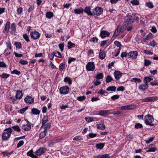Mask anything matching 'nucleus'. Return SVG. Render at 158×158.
Masks as SVG:
<instances>
[{
	"label": "nucleus",
	"instance_id": "f257e3e1",
	"mask_svg": "<svg viewBox=\"0 0 158 158\" xmlns=\"http://www.w3.org/2000/svg\"><path fill=\"white\" fill-rule=\"evenodd\" d=\"M144 123L150 126H153L154 124L152 123L154 121V118L151 114H148L144 117Z\"/></svg>",
	"mask_w": 158,
	"mask_h": 158
},
{
	"label": "nucleus",
	"instance_id": "f03ea898",
	"mask_svg": "<svg viewBox=\"0 0 158 158\" xmlns=\"http://www.w3.org/2000/svg\"><path fill=\"white\" fill-rule=\"evenodd\" d=\"M5 131H6L3 133L2 138L4 140H6L10 137L13 130L11 128H8L5 129Z\"/></svg>",
	"mask_w": 158,
	"mask_h": 158
},
{
	"label": "nucleus",
	"instance_id": "7ed1b4c3",
	"mask_svg": "<svg viewBox=\"0 0 158 158\" xmlns=\"http://www.w3.org/2000/svg\"><path fill=\"white\" fill-rule=\"evenodd\" d=\"M103 9L101 7L97 6L93 10V14L99 16L102 13Z\"/></svg>",
	"mask_w": 158,
	"mask_h": 158
},
{
	"label": "nucleus",
	"instance_id": "20e7f679",
	"mask_svg": "<svg viewBox=\"0 0 158 158\" xmlns=\"http://www.w3.org/2000/svg\"><path fill=\"white\" fill-rule=\"evenodd\" d=\"M158 100V97L156 96L148 97L142 100V102H152Z\"/></svg>",
	"mask_w": 158,
	"mask_h": 158
},
{
	"label": "nucleus",
	"instance_id": "39448f33",
	"mask_svg": "<svg viewBox=\"0 0 158 158\" xmlns=\"http://www.w3.org/2000/svg\"><path fill=\"white\" fill-rule=\"evenodd\" d=\"M86 69L89 71H94L95 69L94 62H88L86 66Z\"/></svg>",
	"mask_w": 158,
	"mask_h": 158
},
{
	"label": "nucleus",
	"instance_id": "423d86ee",
	"mask_svg": "<svg viewBox=\"0 0 158 158\" xmlns=\"http://www.w3.org/2000/svg\"><path fill=\"white\" fill-rule=\"evenodd\" d=\"M59 90L61 94H68L69 92V88L67 86H64L60 88Z\"/></svg>",
	"mask_w": 158,
	"mask_h": 158
},
{
	"label": "nucleus",
	"instance_id": "0eeeda50",
	"mask_svg": "<svg viewBox=\"0 0 158 158\" xmlns=\"http://www.w3.org/2000/svg\"><path fill=\"white\" fill-rule=\"evenodd\" d=\"M135 14L128 13L127 15V18L126 20L130 21V23H133L135 19Z\"/></svg>",
	"mask_w": 158,
	"mask_h": 158
},
{
	"label": "nucleus",
	"instance_id": "6e6552de",
	"mask_svg": "<svg viewBox=\"0 0 158 158\" xmlns=\"http://www.w3.org/2000/svg\"><path fill=\"white\" fill-rule=\"evenodd\" d=\"M31 36L34 40L38 39L40 36V34L37 31H35L30 33Z\"/></svg>",
	"mask_w": 158,
	"mask_h": 158
},
{
	"label": "nucleus",
	"instance_id": "1a4fd4ad",
	"mask_svg": "<svg viewBox=\"0 0 158 158\" xmlns=\"http://www.w3.org/2000/svg\"><path fill=\"white\" fill-rule=\"evenodd\" d=\"M46 150V149L44 148H40L35 152V154L38 156L41 155L45 153Z\"/></svg>",
	"mask_w": 158,
	"mask_h": 158
},
{
	"label": "nucleus",
	"instance_id": "9d476101",
	"mask_svg": "<svg viewBox=\"0 0 158 158\" xmlns=\"http://www.w3.org/2000/svg\"><path fill=\"white\" fill-rule=\"evenodd\" d=\"M138 55V52L137 51H133L130 52L128 54L129 58H131L132 59H135Z\"/></svg>",
	"mask_w": 158,
	"mask_h": 158
},
{
	"label": "nucleus",
	"instance_id": "9b49d317",
	"mask_svg": "<svg viewBox=\"0 0 158 158\" xmlns=\"http://www.w3.org/2000/svg\"><path fill=\"white\" fill-rule=\"evenodd\" d=\"M110 34L106 30L102 31L100 35V36L102 38L106 37H108L110 35Z\"/></svg>",
	"mask_w": 158,
	"mask_h": 158
},
{
	"label": "nucleus",
	"instance_id": "f8f14e48",
	"mask_svg": "<svg viewBox=\"0 0 158 158\" xmlns=\"http://www.w3.org/2000/svg\"><path fill=\"white\" fill-rule=\"evenodd\" d=\"M115 79L117 80H118L122 76V73L120 71H115L114 73Z\"/></svg>",
	"mask_w": 158,
	"mask_h": 158
},
{
	"label": "nucleus",
	"instance_id": "ddd939ff",
	"mask_svg": "<svg viewBox=\"0 0 158 158\" xmlns=\"http://www.w3.org/2000/svg\"><path fill=\"white\" fill-rule=\"evenodd\" d=\"M135 108V106L133 105H126L122 106L121 107L122 110H132Z\"/></svg>",
	"mask_w": 158,
	"mask_h": 158
},
{
	"label": "nucleus",
	"instance_id": "4468645a",
	"mask_svg": "<svg viewBox=\"0 0 158 158\" xmlns=\"http://www.w3.org/2000/svg\"><path fill=\"white\" fill-rule=\"evenodd\" d=\"M24 101L27 103L31 104L33 103L34 99L30 96H27L25 98Z\"/></svg>",
	"mask_w": 158,
	"mask_h": 158
},
{
	"label": "nucleus",
	"instance_id": "2eb2a0df",
	"mask_svg": "<svg viewBox=\"0 0 158 158\" xmlns=\"http://www.w3.org/2000/svg\"><path fill=\"white\" fill-rule=\"evenodd\" d=\"M10 23L8 21L6 22V25L5 26V27L3 31V32L4 33H8L9 30L10 28Z\"/></svg>",
	"mask_w": 158,
	"mask_h": 158
},
{
	"label": "nucleus",
	"instance_id": "dca6fc26",
	"mask_svg": "<svg viewBox=\"0 0 158 158\" xmlns=\"http://www.w3.org/2000/svg\"><path fill=\"white\" fill-rule=\"evenodd\" d=\"M148 88V85L147 83H145L144 84L141 85L139 87V89L143 91L146 90Z\"/></svg>",
	"mask_w": 158,
	"mask_h": 158
},
{
	"label": "nucleus",
	"instance_id": "f3484780",
	"mask_svg": "<svg viewBox=\"0 0 158 158\" xmlns=\"http://www.w3.org/2000/svg\"><path fill=\"white\" fill-rule=\"evenodd\" d=\"M23 128L25 131H29L31 128V126L30 125V123L27 121V124L26 125H24L23 127Z\"/></svg>",
	"mask_w": 158,
	"mask_h": 158
},
{
	"label": "nucleus",
	"instance_id": "a211bd4d",
	"mask_svg": "<svg viewBox=\"0 0 158 158\" xmlns=\"http://www.w3.org/2000/svg\"><path fill=\"white\" fill-rule=\"evenodd\" d=\"M84 11L89 15H93V13H92L91 11V8L90 6L86 7L84 10Z\"/></svg>",
	"mask_w": 158,
	"mask_h": 158
},
{
	"label": "nucleus",
	"instance_id": "6ab92c4d",
	"mask_svg": "<svg viewBox=\"0 0 158 158\" xmlns=\"http://www.w3.org/2000/svg\"><path fill=\"white\" fill-rule=\"evenodd\" d=\"M11 31L10 32V33L13 34H15L16 33V26L15 23H13L11 24Z\"/></svg>",
	"mask_w": 158,
	"mask_h": 158
},
{
	"label": "nucleus",
	"instance_id": "aec40b11",
	"mask_svg": "<svg viewBox=\"0 0 158 158\" xmlns=\"http://www.w3.org/2000/svg\"><path fill=\"white\" fill-rule=\"evenodd\" d=\"M23 93L22 91L19 90L17 91V93L16 95V99H20L22 97Z\"/></svg>",
	"mask_w": 158,
	"mask_h": 158
},
{
	"label": "nucleus",
	"instance_id": "412c9836",
	"mask_svg": "<svg viewBox=\"0 0 158 158\" xmlns=\"http://www.w3.org/2000/svg\"><path fill=\"white\" fill-rule=\"evenodd\" d=\"M99 56L100 59L102 60L106 56L105 52L104 51L100 50L99 54Z\"/></svg>",
	"mask_w": 158,
	"mask_h": 158
},
{
	"label": "nucleus",
	"instance_id": "4be33fe9",
	"mask_svg": "<svg viewBox=\"0 0 158 158\" xmlns=\"http://www.w3.org/2000/svg\"><path fill=\"white\" fill-rule=\"evenodd\" d=\"M109 110L100 111L99 112V114L102 116H105L109 114Z\"/></svg>",
	"mask_w": 158,
	"mask_h": 158
},
{
	"label": "nucleus",
	"instance_id": "5701e85b",
	"mask_svg": "<svg viewBox=\"0 0 158 158\" xmlns=\"http://www.w3.org/2000/svg\"><path fill=\"white\" fill-rule=\"evenodd\" d=\"M84 12V10L81 8H77L74 10L75 13L77 14H79L83 13Z\"/></svg>",
	"mask_w": 158,
	"mask_h": 158
},
{
	"label": "nucleus",
	"instance_id": "b1692460",
	"mask_svg": "<svg viewBox=\"0 0 158 158\" xmlns=\"http://www.w3.org/2000/svg\"><path fill=\"white\" fill-rule=\"evenodd\" d=\"M47 133V130L46 129H44L43 131L41 132L39 136V138L41 139L44 138L45 136Z\"/></svg>",
	"mask_w": 158,
	"mask_h": 158
},
{
	"label": "nucleus",
	"instance_id": "393cba45",
	"mask_svg": "<svg viewBox=\"0 0 158 158\" xmlns=\"http://www.w3.org/2000/svg\"><path fill=\"white\" fill-rule=\"evenodd\" d=\"M40 111L37 109L34 108L31 109V113L34 114L39 115Z\"/></svg>",
	"mask_w": 158,
	"mask_h": 158
},
{
	"label": "nucleus",
	"instance_id": "a878e982",
	"mask_svg": "<svg viewBox=\"0 0 158 158\" xmlns=\"http://www.w3.org/2000/svg\"><path fill=\"white\" fill-rule=\"evenodd\" d=\"M48 117L47 115H45L42 119V126H43L44 125L48 122Z\"/></svg>",
	"mask_w": 158,
	"mask_h": 158
},
{
	"label": "nucleus",
	"instance_id": "bb28decb",
	"mask_svg": "<svg viewBox=\"0 0 158 158\" xmlns=\"http://www.w3.org/2000/svg\"><path fill=\"white\" fill-rule=\"evenodd\" d=\"M132 23L130 22V21H128L126 19L123 23V28L126 29V27L128 26L129 25L131 24Z\"/></svg>",
	"mask_w": 158,
	"mask_h": 158
},
{
	"label": "nucleus",
	"instance_id": "cd10ccee",
	"mask_svg": "<svg viewBox=\"0 0 158 158\" xmlns=\"http://www.w3.org/2000/svg\"><path fill=\"white\" fill-rule=\"evenodd\" d=\"M64 81L66 83L68 82L69 85L72 84V80L70 78L68 77H65L64 80Z\"/></svg>",
	"mask_w": 158,
	"mask_h": 158
},
{
	"label": "nucleus",
	"instance_id": "c85d7f7f",
	"mask_svg": "<svg viewBox=\"0 0 158 158\" xmlns=\"http://www.w3.org/2000/svg\"><path fill=\"white\" fill-rule=\"evenodd\" d=\"M105 145V143H100L97 144L96 145V147L98 149H101Z\"/></svg>",
	"mask_w": 158,
	"mask_h": 158
},
{
	"label": "nucleus",
	"instance_id": "c756f323",
	"mask_svg": "<svg viewBox=\"0 0 158 158\" xmlns=\"http://www.w3.org/2000/svg\"><path fill=\"white\" fill-rule=\"evenodd\" d=\"M53 52L54 56H55L59 58H61L62 57V55L60 52L55 51Z\"/></svg>",
	"mask_w": 158,
	"mask_h": 158
},
{
	"label": "nucleus",
	"instance_id": "7c9ffc66",
	"mask_svg": "<svg viewBox=\"0 0 158 158\" xmlns=\"http://www.w3.org/2000/svg\"><path fill=\"white\" fill-rule=\"evenodd\" d=\"M116 87L115 86H109L107 88L106 90L108 91H115L116 90Z\"/></svg>",
	"mask_w": 158,
	"mask_h": 158
},
{
	"label": "nucleus",
	"instance_id": "2f4dec72",
	"mask_svg": "<svg viewBox=\"0 0 158 158\" xmlns=\"http://www.w3.org/2000/svg\"><path fill=\"white\" fill-rule=\"evenodd\" d=\"M97 128L98 129L104 130L105 128V126L103 123H102L100 124H98Z\"/></svg>",
	"mask_w": 158,
	"mask_h": 158
},
{
	"label": "nucleus",
	"instance_id": "473e14b6",
	"mask_svg": "<svg viewBox=\"0 0 158 158\" xmlns=\"http://www.w3.org/2000/svg\"><path fill=\"white\" fill-rule=\"evenodd\" d=\"M153 80V78L149 77H146L144 79V81L145 83H147Z\"/></svg>",
	"mask_w": 158,
	"mask_h": 158
},
{
	"label": "nucleus",
	"instance_id": "72a5a7b5",
	"mask_svg": "<svg viewBox=\"0 0 158 158\" xmlns=\"http://www.w3.org/2000/svg\"><path fill=\"white\" fill-rule=\"evenodd\" d=\"M53 14L51 12H47L46 14V17L48 19H51L53 17Z\"/></svg>",
	"mask_w": 158,
	"mask_h": 158
},
{
	"label": "nucleus",
	"instance_id": "f704fd0d",
	"mask_svg": "<svg viewBox=\"0 0 158 158\" xmlns=\"http://www.w3.org/2000/svg\"><path fill=\"white\" fill-rule=\"evenodd\" d=\"M112 80H113V79L110 75H109L106 77V82L109 83Z\"/></svg>",
	"mask_w": 158,
	"mask_h": 158
},
{
	"label": "nucleus",
	"instance_id": "c9c22d12",
	"mask_svg": "<svg viewBox=\"0 0 158 158\" xmlns=\"http://www.w3.org/2000/svg\"><path fill=\"white\" fill-rule=\"evenodd\" d=\"M68 44V47L69 49H70L74 47L75 45L74 44L72 43L71 41H69Z\"/></svg>",
	"mask_w": 158,
	"mask_h": 158
},
{
	"label": "nucleus",
	"instance_id": "e433bc0d",
	"mask_svg": "<svg viewBox=\"0 0 158 158\" xmlns=\"http://www.w3.org/2000/svg\"><path fill=\"white\" fill-rule=\"evenodd\" d=\"M103 75L102 73H100L98 74L96 76V78L98 80L102 79L103 77Z\"/></svg>",
	"mask_w": 158,
	"mask_h": 158
},
{
	"label": "nucleus",
	"instance_id": "4c0bfd02",
	"mask_svg": "<svg viewBox=\"0 0 158 158\" xmlns=\"http://www.w3.org/2000/svg\"><path fill=\"white\" fill-rule=\"evenodd\" d=\"M153 37V35L151 33H149L146 37L145 39V40H148L152 39Z\"/></svg>",
	"mask_w": 158,
	"mask_h": 158
},
{
	"label": "nucleus",
	"instance_id": "58836bf2",
	"mask_svg": "<svg viewBox=\"0 0 158 158\" xmlns=\"http://www.w3.org/2000/svg\"><path fill=\"white\" fill-rule=\"evenodd\" d=\"M151 63V62L147 59H145L144 60V64L145 66H148Z\"/></svg>",
	"mask_w": 158,
	"mask_h": 158
},
{
	"label": "nucleus",
	"instance_id": "ea45409f",
	"mask_svg": "<svg viewBox=\"0 0 158 158\" xmlns=\"http://www.w3.org/2000/svg\"><path fill=\"white\" fill-rule=\"evenodd\" d=\"M65 67V64L64 63H61L60 64L59 66V69L60 71H62L64 69Z\"/></svg>",
	"mask_w": 158,
	"mask_h": 158
},
{
	"label": "nucleus",
	"instance_id": "a19ab883",
	"mask_svg": "<svg viewBox=\"0 0 158 158\" xmlns=\"http://www.w3.org/2000/svg\"><path fill=\"white\" fill-rule=\"evenodd\" d=\"M13 153V152H3L1 153V154H3L4 156H7L10 155L12 154Z\"/></svg>",
	"mask_w": 158,
	"mask_h": 158
},
{
	"label": "nucleus",
	"instance_id": "79ce46f5",
	"mask_svg": "<svg viewBox=\"0 0 158 158\" xmlns=\"http://www.w3.org/2000/svg\"><path fill=\"white\" fill-rule=\"evenodd\" d=\"M23 37L24 39L27 42H28L30 41V40L29 38V37L28 35L27 34H24L23 35Z\"/></svg>",
	"mask_w": 158,
	"mask_h": 158
},
{
	"label": "nucleus",
	"instance_id": "37998d69",
	"mask_svg": "<svg viewBox=\"0 0 158 158\" xmlns=\"http://www.w3.org/2000/svg\"><path fill=\"white\" fill-rule=\"evenodd\" d=\"M0 76L2 78H7L10 76V75L6 73H3Z\"/></svg>",
	"mask_w": 158,
	"mask_h": 158
},
{
	"label": "nucleus",
	"instance_id": "c03bdc74",
	"mask_svg": "<svg viewBox=\"0 0 158 158\" xmlns=\"http://www.w3.org/2000/svg\"><path fill=\"white\" fill-rule=\"evenodd\" d=\"M143 127L142 124L139 123H137L135 125V127L136 129L141 128Z\"/></svg>",
	"mask_w": 158,
	"mask_h": 158
},
{
	"label": "nucleus",
	"instance_id": "a18cd8bd",
	"mask_svg": "<svg viewBox=\"0 0 158 158\" xmlns=\"http://www.w3.org/2000/svg\"><path fill=\"white\" fill-rule=\"evenodd\" d=\"M154 137H152L149 138L147 140H145V141L146 143H149L152 142L154 139Z\"/></svg>",
	"mask_w": 158,
	"mask_h": 158
},
{
	"label": "nucleus",
	"instance_id": "49530a36",
	"mask_svg": "<svg viewBox=\"0 0 158 158\" xmlns=\"http://www.w3.org/2000/svg\"><path fill=\"white\" fill-rule=\"evenodd\" d=\"M146 5L149 8H152L154 6L152 3L151 2H147Z\"/></svg>",
	"mask_w": 158,
	"mask_h": 158
},
{
	"label": "nucleus",
	"instance_id": "de8ad7c7",
	"mask_svg": "<svg viewBox=\"0 0 158 158\" xmlns=\"http://www.w3.org/2000/svg\"><path fill=\"white\" fill-rule=\"evenodd\" d=\"M119 98V95H115L112 96L111 97V99L113 100H115L118 99Z\"/></svg>",
	"mask_w": 158,
	"mask_h": 158
},
{
	"label": "nucleus",
	"instance_id": "09e8293b",
	"mask_svg": "<svg viewBox=\"0 0 158 158\" xmlns=\"http://www.w3.org/2000/svg\"><path fill=\"white\" fill-rule=\"evenodd\" d=\"M24 143V142L23 140L20 141L19 143L17 144V147L18 148H19L22 146Z\"/></svg>",
	"mask_w": 158,
	"mask_h": 158
},
{
	"label": "nucleus",
	"instance_id": "8fccbe9b",
	"mask_svg": "<svg viewBox=\"0 0 158 158\" xmlns=\"http://www.w3.org/2000/svg\"><path fill=\"white\" fill-rule=\"evenodd\" d=\"M11 73L12 74H15L17 75H19L20 74V71L17 70L16 69L14 70L13 71L11 72Z\"/></svg>",
	"mask_w": 158,
	"mask_h": 158
},
{
	"label": "nucleus",
	"instance_id": "3c124183",
	"mask_svg": "<svg viewBox=\"0 0 158 158\" xmlns=\"http://www.w3.org/2000/svg\"><path fill=\"white\" fill-rule=\"evenodd\" d=\"M12 128H13L15 131L18 132H19L21 130L19 127L18 126L12 127Z\"/></svg>",
	"mask_w": 158,
	"mask_h": 158
},
{
	"label": "nucleus",
	"instance_id": "603ef678",
	"mask_svg": "<svg viewBox=\"0 0 158 158\" xmlns=\"http://www.w3.org/2000/svg\"><path fill=\"white\" fill-rule=\"evenodd\" d=\"M51 125V124L50 123H48L45 124H44V129L47 130V129H49Z\"/></svg>",
	"mask_w": 158,
	"mask_h": 158
},
{
	"label": "nucleus",
	"instance_id": "864d4df0",
	"mask_svg": "<svg viewBox=\"0 0 158 158\" xmlns=\"http://www.w3.org/2000/svg\"><path fill=\"white\" fill-rule=\"evenodd\" d=\"M131 3L134 5H137L139 4V1L137 0H133L131 1Z\"/></svg>",
	"mask_w": 158,
	"mask_h": 158
},
{
	"label": "nucleus",
	"instance_id": "5fc2aeb1",
	"mask_svg": "<svg viewBox=\"0 0 158 158\" xmlns=\"http://www.w3.org/2000/svg\"><path fill=\"white\" fill-rule=\"evenodd\" d=\"M132 81H133L135 82H137L138 83H140L142 82V81L139 78H132Z\"/></svg>",
	"mask_w": 158,
	"mask_h": 158
},
{
	"label": "nucleus",
	"instance_id": "6e6d98bb",
	"mask_svg": "<svg viewBox=\"0 0 158 158\" xmlns=\"http://www.w3.org/2000/svg\"><path fill=\"white\" fill-rule=\"evenodd\" d=\"M98 158H110L109 156V154H107L106 155H103L102 156H97Z\"/></svg>",
	"mask_w": 158,
	"mask_h": 158
},
{
	"label": "nucleus",
	"instance_id": "4d7b16f0",
	"mask_svg": "<svg viewBox=\"0 0 158 158\" xmlns=\"http://www.w3.org/2000/svg\"><path fill=\"white\" fill-rule=\"evenodd\" d=\"M19 63L23 65L27 64H28V62L24 60L21 59Z\"/></svg>",
	"mask_w": 158,
	"mask_h": 158
},
{
	"label": "nucleus",
	"instance_id": "13d9d810",
	"mask_svg": "<svg viewBox=\"0 0 158 158\" xmlns=\"http://www.w3.org/2000/svg\"><path fill=\"white\" fill-rule=\"evenodd\" d=\"M98 93L100 94L101 95H103L105 93L108 94V93L106 91H104L103 89L100 90L98 92Z\"/></svg>",
	"mask_w": 158,
	"mask_h": 158
},
{
	"label": "nucleus",
	"instance_id": "bf43d9fd",
	"mask_svg": "<svg viewBox=\"0 0 158 158\" xmlns=\"http://www.w3.org/2000/svg\"><path fill=\"white\" fill-rule=\"evenodd\" d=\"M34 6L33 5H30V7L28 10V12L30 13L34 9Z\"/></svg>",
	"mask_w": 158,
	"mask_h": 158
},
{
	"label": "nucleus",
	"instance_id": "052dcab7",
	"mask_svg": "<svg viewBox=\"0 0 158 158\" xmlns=\"http://www.w3.org/2000/svg\"><path fill=\"white\" fill-rule=\"evenodd\" d=\"M125 90V88L123 86H120L118 87L117 89V91H123Z\"/></svg>",
	"mask_w": 158,
	"mask_h": 158
},
{
	"label": "nucleus",
	"instance_id": "680f3d73",
	"mask_svg": "<svg viewBox=\"0 0 158 158\" xmlns=\"http://www.w3.org/2000/svg\"><path fill=\"white\" fill-rule=\"evenodd\" d=\"M64 47V43L60 44L59 45V47L61 52H63V51Z\"/></svg>",
	"mask_w": 158,
	"mask_h": 158
},
{
	"label": "nucleus",
	"instance_id": "e2e57ef3",
	"mask_svg": "<svg viewBox=\"0 0 158 158\" xmlns=\"http://www.w3.org/2000/svg\"><path fill=\"white\" fill-rule=\"evenodd\" d=\"M23 8L22 7H19L17 8V12L18 14H21L23 12Z\"/></svg>",
	"mask_w": 158,
	"mask_h": 158
},
{
	"label": "nucleus",
	"instance_id": "0e129e2a",
	"mask_svg": "<svg viewBox=\"0 0 158 158\" xmlns=\"http://www.w3.org/2000/svg\"><path fill=\"white\" fill-rule=\"evenodd\" d=\"M114 44L118 47H120L122 46L121 43L117 41H115L114 42Z\"/></svg>",
	"mask_w": 158,
	"mask_h": 158
},
{
	"label": "nucleus",
	"instance_id": "69168bd1",
	"mask_svg": "<svg viewBox=\"0 0 158 158\" xmlns=\"http://www.w3.org/2000/svg\"><path fill=\"white\" fill-rule=\"evenodd\" d=\"M73 139L74 140L78 141L81 140V136L78 135L73 138Z\"/></svg>",
	"mask_w": 158,
	"mask_h": 158
},
{
	"label": "nucleus",
	"instance_id": "338daca9",
	"mask_svg": "<svg viewBox=\"0 0 158 158\" xmlns=\"http://www.w3.org/2000/svg\"><path fill=\"white\" fill-rule=\"evenodd\" d=\"M15 45H16L17 48H21L22 46L21 44L19 42H15Z\"/></svg>",
	"mask_w": 158,
	"mask_h": 158
},
{
	"label": "nucleus",
	"instance_id": "774afa93",
	"mask_svg": "<svg viewBox=\"0 0 158 158\" xmlns=\"http://www.w3.org/2000/svg\"><path fill=\"white\" fill-rule=\"evenodd\" d=\"M54 56V55L53 54V52L51 53L50 54H48V57L51 60H53Z\"/></svg>",
	"mask_w": 158,
	"mask_h": 158
}]
</instances>
